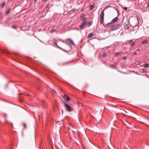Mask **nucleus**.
I'll list each match as a JSON object with an SVG mask.
<instances>
[{"label": "nucleus", "instance_id": "f257e3e1", "mask_svg": "<svg viewBox=\"0 0 149 149\" xmlns=\"http://www.w3.org/2000/svg\"><path fill=\"white\" fill-rule=\"evenodd\" d=\"M65 43L67 44L68 45H69L70 46V49L67 51L66 52H70L71 51L72 49V47L71 46L72 45H74V46L75 45L74 43L73 42V40H71V39L70 38H68L66 39L65 40Z\"/></svg>", "mask_w": 149, "mask_h": 149}, {"label": "nucleus", "instance_id": "f03ea898", "mask_svg": "<svg viewBox=\"0 0 149 149\" xmlns=\"http://www.w3.org/2000/svg\"><path fill=\"white\" fill-rule=\"evenodd\" d=\"M107 7L105 8L102 11L100 15V21L101 23L103 24L104 23V11L106 9Z\"/></svg>", "mask_w": 149, "mask_h": 149}, {"label": "nucleus", "instance_id": "7ed1b4c3", "mask_svg": "<svg viewBox=\"0 0 149 149\" xmlns=\"http://www.w3.org/2000/svg\"><path fill=\"white\" fill-rule=\"evenodd\" d=\"M82 22L81 24L79 26V28L81 29H83L85 27V25L87 23V22L86 21L85 18H84L82 19Z\"/></svg>", "mask_w": 149, "mask_h": 149}, {"label": "nucleus", "instance_id": "20e7f679", "mask_svg": "<svg viewBox=\"0 0 149 149\" xmlns=\"http://www.w3.org/2000/svg\"><path fill=\"white\" fill-rule=\"evenodd\" d=\"M63 104L64 107H65L66 109L68 111H70L72 110V108L70 106L68 105L64 102H63Z\"/></svg>", "mask_w": 149, "mask_h": 149}, {"label": "nucleus", "instance_id": "39448f33", "mask_svg": "<svg viewBox=\"0 0 149 149\" xmlns=\"http://www.w3.org/2000/svg\"><path fill=\"white\" fill-rule=\"evenodd\" d=\"M54 44L59 49H61V50L65 52H66L67 51V50H65L63 49H62V48H61V47H59V46H58V45H57V41L56 40L54 42Z\"/></svg>", "mask_w": 149, "mask_h": 149}, {"label": "nucleus", "instance_id": "423d86ee", "mask_svg": "<svg viewBox=\"0 0 149 149\" xmlns=\"http://www.w3.org/2000/svg\"><path fill=\"white\" fill-rule=\"evenodd\" d=\"M63 98L65 100L68 101H70V98H69V97H68L66 95H65L63 96Z\"/></svg>", "mask_w": 149, "mask_h": 149}, {"label": "nucleus", "instance_id": "0eeeda50", "mask_svg": "<svg viewBox=\"0 0 149 149\" xmlns=\"http://www.w3.org/2000/svg\"><path fill=\"white\" fill-rule=\"evenodd\" d=\"M118 17H116L112 19L111 22L112 23L118 21Z\"/></svg>", "mask_w": 149, "mask_h": 149}, {"label": "nucleus", "instance_id": "6e6552de", "mask_svg": "<svg viewBox=\"0 0 149 149\" xmlns=\"http://www.w3.org/2000/svg\"><path fill=\"white\" fill-rule=\"evenodd\" d=\"M123 26L126 29H128L129 28V27L128 25L127 24L125 23L123 24Z\"/></svg>", "mask_w": 149, "mask_h": 149}, {"label": "nucleus", "instance_id": "1a4fd4ad", "mask_svg": "<svg viewBox=\"0 0 149 149\" xmlns=\"http://www.w3.org/2000/svg\"><path fill=\"white\" fill-rule=\"evenodd\" d=\"M121 55V52H117L115 53V56H117L118 55Z\"/></svg>", "mask_w": 149, "mask_h": 149}, {"label": "nucleus", "instance_id": "9d476101", "mask_svg": "<svg viewBox=\"0 0 149 149\" xmlns=\"http://www.w3.org/2000/svg\"><path fill=\"white\" fill-rule=\"evenodd\" d=\"M139 22L138 21V19H137V23L136 24H132V26H133V27H136V26H138L139 25Z\"/></svg>", "mask_w": 149, "mask_h": 149}, {"label": "nucleus", "instance_id": "9b49d317", "mask_svg": "<svg viewBox=\"0 0 149 149\" xmlns=\"http://www.w3.org/2000/svg\"><path fill=\"white\" fill-rule=\"evenodd\" d=\"M148 41L147 40H144L143 41H142L141 42V44H145L148 42Z\"/></svg>", "mask_w": 149, "mask_h": 149}, {"label": "nucleus", "instance_id": "f8f14e48", "mask_svg": "<svg viewBox=\"0 0 149 149\" xmlns=\"http://www.w3.org/2000/svg\"><path fill=\"white\" fill-rule=\"evenodd\" d=\"M112 24V23L111 22L107 24L106 26L107 27H109L110 26H111Z\"/></svg>", "mask_w": 149, "mask_h": 149}, {"label": "nucleus", "instance_id": "ddd939ff", "mask_svg": "<svg viewBox=\"0 0 149 149\" xmlns=\"http://www.w3.org/2000/svg\"><path fill=\"white\" fill-rule=\"evenodd\" d=\"M110 68L112 69H115V67L114 65H110Z\"/></svg>", "mask_w": 149, "mask_h": 149}, {"label": "nucleus", "instance_id": "4468645a", "mask_svg": "<svg viewBox=\"0 0 149 149\" xmlns=\"http://www.w3.org/2000/svg\"><path fill=\"white\" fill-rule=\"evenodd\" d=\"M94 7V6L93 5H92L90 6L89 9L90 10H91L93 9Z\"/></svg>", "mask_w": 149, "mask_h": 149}, {"label": "nucleus", "instance_id": "2eb2a0df", "mask_svg": "<svg viewBox=\"0 0 149 149\" xmlns=\"http://www.w3.org/2000/svg\"><path fill=\"white\" fill-rule=\"evenodd\" d=\"M93 36V34L92 33H90L88 36V38H90L92 37Z\"/></svg>", "mask_w": 149, "mask_h": 149}, {"label": "nucleus", "instance_id": "dca6fc26", "mask_svg": "<svg viewBox=\"0 0 149 149\" xmlns=\"http://www.w3.org/2000/svg\"><path fill=\"white\" fill-rule=\"evenodd\" d=\"M149 64H147V63L145 64L144 65V67L145 68H147L148 67V66H149Z\"/></svg>", "mask_w": 149, "mask_h": 149}, {"label": "nucleus", "instance_id": "f3484780", "mask_svg": "<svg viewBox=\"0 0 149 149\" xmlns=\"http://www.w3.org/2000/svg\"><path fill=\"white\" fill-rule=\"evenodd\" d=\"M118 28V26L117 25H116L115 26H114L113 27V29L114 30H115Z\"/></svg>", "mask_w": 149, "mask_h": 149}, {"label": "nucleus", "instance_id": "a211bd4d", "mask_svg": "<svg viewBox=\"0 0 149 149\" xmlns=\"http://www.w3.org/2000/svg\"><path fill=\"white\" fill-rule=\"evenodd\" d=\"M106 54L105 52H104L102 54V56L103 57H105L106 56Z\"/></svg>", "mask_w": 149, "mask_h": 149}, {"label": "nucleus", "instance_id": "6ab92c4d", "mask_svg": "<svg viewBox=\"0 0 149 149\" xmlns=\"http://www.w3.org/2000/svg\"><path fill=\"white\" fill-rule=\"evenodd\" d=\"M92 23V22H88V24L89 26H90L91 25Z\"/></svg>", "mask_w": 149, "mask_h": 149}, {"label": "nucleus", "instance_id": "aec40b11", "mask_svg": "<svg viewBox=\"0 0 149 149\" xmlns=\"http://www.w3.org/2000/svg\"><path fill=\"white\" fill-rule=\"evenodd\" d=\"M5 6V3L4 2L1 5V6L2 8H3Z\"/></svg>", "mask_w": 149, "mask_h": 149}, {"label": "nucleus", "instance_id": "412c9836", "mask_svg": "<svg viewBox=\"0 0 149 149\" xmlns=\"http://www.w3.org/2000/svg\"><path fill=\"white\" fill-rule=\"evenodd\" d=\"M55 31H56L55 30V29H52V30H51L50 31V33H53Z\"/></svg>", "mask_w": 149, "mask_h": 149}, {"label": "nucleus", "instance_id": "4be33fe9", "mask_svg": "<svg viewBox=\"0 0 149 149\" xmlns=\"http://www.w3.org/2000/svg\"><path fill=\"white\" fill-rule=\"evenodd\" d=\"M127 57H126V56H124L122 58L123 60H126L127 59Z\"/></svg>", "mask_w": 149, "mask_h": 149}, {"label": "nucleus", "instance_id": "5701e85b", "mask_svg": "<svg viewBox=\"0 0 149 149\" xmlns=\"http://www.w3.org/2000/svg\"><path fill=\"white\" fill-rule=\"evenodd\" d=\"M135 42H133L130 45V46L131 47H132L135 45Z\"/></svg>", "mask_w": 149, "mask_h": 149}, {"label": "nucleus", "instance_id": "b1692460", "mask_svg": "<svg viewBox=\"0 0 149 149\" xmlns=\"http://www.w3.org/2000/svg\"><path fill=\"white\" fill-rule=\"evenodd\" d=\"M71 61H69L68 62H65V63H64L63 64V65H65V64H68V63H70L71 62Z\"/></svg>", "mask_w": 149, "mask_h": 149}, {"label": "nucleus", "instance_id": "393cba45", "mask_svg": "<svg viewBox=\"0 0 149 149\" xmlns=\"http://www.w3.org/2000/svg\"><path fill=\"white\" fill-rule=\"evenodd\" d=\"M10 12V10H8L7 11L6 13V15H7L8 13H9Z\"/></svg>", "mask_w": 149, "mask_h": 149}, {"label": "nucleus", "instance_id": "a878e982", "mask_svg": "<svg viewBox=\"0 0 149 149\" xmlns=\"http://www.w3.org/2000/svg\"><path fill=\"white\" fill-rule=\"evenodd\" d=\"M136 52V51L135 52H134L133 53H132V55H135L136 54H137Z\"/></svg>", "mask_w": 149, "mask_h": 149}, {"label": "nucleus", "instance_id": "bb28decb", "mask_svg": "<svg viewBox=\"0 0 149 149\" xmlns=\"http://www.w3.org/2000/svg\"><path fill=\"white\" fill-rule=\"evenodd\" d=\"M124 9L126 11L127 10V8H126V7H124Z\"/></svg>", "mask_w": 149, "mask_h": 149}, {"label": "nucleus", "instance_id": "cd10ccee", "mask_svg": "<svg viewBox=\"0 0 149 149\" xmlns=\"http://www.w3.org/2000/svg\"><path fill=\"white\" fill-rule=\"evenodd\" d=\"M12 28H13V29H16V27L15 26H14V25H13L12 26Z\"/></svg>", "mask_w": 149, "mask_h": 149}, {"label": "nucleus", "instance_id": "c85d7f7f", "mask_svg": "<svg viewBox=\"0 0 149 149\" xmlns=\"http://www.w3.org/2000/svg\"><path fill=\"white\" fill-rule=\"evenodd\" d=\"M23 125L25 127V128H26V124H25V123H24L23 124Z\"/></svg>", "mask_w": 149, "mask_h": 149}, {"label": "nucleus", "instance_id": "c756f323", "mask_svg": "<svg viewBox=\"0 0 149 149\" xmlns=\"http://www.w3.org/2000/svg\"><path fill=\"white\" fill-rule=\"evenodd\" d=\"M132 42V40H130V41H129V43H131Z\"/></svg>", "mask_w": 149, "mask_h": 149}, {"label": "nucleus", "instance_id": "7c9ffc66", "mask_svg": "<svg viewBox=\"0 0 149 149\" xmlns=\"http://www.w3.org/2000/svg\"><path fill=\"white\" fill-rule=\"evenodd\" d=\"M139 49H137L136 50V52L138 51H139Z\"/></svg>", "mask_w": 149, "mask_h": 149}, {"label": "nucleus", "instance_id": "2f4dec72", "mask_svg": "<svg viewBox=\"0 0 149 149\" xmlns=\"http://www.w3.org/2000/svg\"><path fill=\"white\" fill-rule=\"evenodd\" d=\"M47 0H43V2H45Z\"/></svg>", "mask_w": 149, "mask_h": 149}, {"label": "nucleus", "instance_id": "473e14b6", "mask_svg": "<svg viewBox=\"0 0 149 149\" xmlns=\"http://www.w3.org/2000/svg\"><path fill=\"white\" fill-rule=\"evenodd\" d=\"M147 7H149V3H148L147 5Z\"/></svg>", "mask_w": 149, "mask_h": 149}, {"label": "nucleus", "instance_id": "72a5a7b5", "mask_svg": "<svg viewBox=\"0 0 149 149\" xmlns=\"http://www.w3.org/2000/svg\"><path fill=\"white\" fill-rule=\"evenodd\" d=\"M20 102H22V100H20Z\"/></svg>", "mask_w": 149, "mask_h": 149}, {"label": "nucleus", "instance_id": "f704fd0d", "mask_svg": "<svg viewBox=\"0 0 149 149\" xmlns=\"http://www.w3.org/2000/svg\"><path fill=\"white\" fill-rule=\"evenodd\" d=\"M33 0L34 1V2H36V1H37V0Z\"/></svg>", "mask_w": 149, "mask_h": 149}, {"label": "nucleus", "instance_id": "c9c22d12", "mask_svg": "<svg viewBox=\"0 0 149 149\" xmlns=\"http://www.w3.org/2000/svg\"><path fill=\"white\" fill-rule=\"evenodd\" d=\"M30 106H33L32 105H30Z\"/></svg>", "mask_w": 149, "mask_h": 149}, {"label": "nucleus", "instance_id": "e433bc0d", "mask_svg": "<svg viewBox=\"0 0 149 149\" xmlns=\"http://www.w3.org/2000/svg\"><path fill=\"white\" fill-rule=\"evenodd\" d=\"M72 132H74V131H72Z\"/></svg>", "mask_w": 149, "mask_h": 149}, {"label": "nucleus", "instance_id": "4c0bfd02", "mask_svg": "<svg viewBox=\"0 0 149 149\" xmlns=\"http://www.w3.org/2000/svg\"><path fill=\"white\" fill-rule=\"evenodd\" d=\"M81 18V16L80 17V18Z\"/></svg>", "mask_w": 149, "mask_h": 149}]
</instances>
